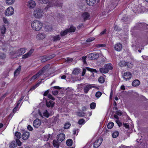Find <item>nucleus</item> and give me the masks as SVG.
<instances>
[{"label":"nucleus","mask_w":148,"mask_h":148,"mask_svg":"<svg viewBox=\"0 0 148 148\" xmlns=\"http://www.w3.org/2000/svg\"><path fill=\"white\" fill-rule=\"evenodd\" d=\"M26 5L30 9L34 8L36 5L35 2L33 0H29L26 3Z\"/></svg>","instance_id":"0eeeda50"},{"label":"nucleus","mask_w":148,"mask_h":148,"mask_svg":"<svg viewBox=\"0 0 148 148\" xmlns=\"http://www.w3.org/2000/svg\"><path fill=\"white\" fill-rule=\"evenodd\" d=\"M68 32H69V30L66 29L63 31H61L60 33V36H63L66 35Z\"/></svg>","instance_id":"f704fd0d"},{"label":"nucleus","mask_w":148,"mask_h":148,"mask_svg":"<svg viewBox=\"0 0 148 148\" xmlns=\"http://www.w3.org/2000/svg\"><path fill=\"white\" fill-rule=\"evenodd\" d=\"M100 71L102 73H106L108 72V69L105 66L104 67L101 68L100 69Z\"/></svg>","instance_id":"7c9ffc66"},{"label":"nucleus","mask_w":148,"mask_h":148,"mask_svg":"<svg viewBox=\"0 0 148 148\" xmlns=\"http://www.w3.org/2000/svg\"><path fill=\"white\" fill-rule=\"evenodd\" d=\"M41 124V121L39 119H37L35 120L33 122V125L35 128H38Z\"/></svg>","instance_id":"2eb2a0df"},{"label":"nucleus","mask_w":148,"mask_h":148,"mask_svg":"<svg viewBox=\"0 0 148 148\" xmlns=\"http://www.w3.org/2000/svg\"><path fill=\"white\" fill-rule=\"evenodd\" d=\"M49 28H47V29L46 30V31L47 32H50L52 30V28L51 26H48Z\"/></svg>","instance_id":"69168bd1"},{"label":"nucleus","mask_w":148,"mask_h":148,"mask_svg":"<svg viewBox=\"0 0 148 148\" xmlns=\"http://www.w3.org/2000/svg\"><path fill=\"white\" fill-rule=\"evenodd\" d=\"M54 56V55L51 56L50 57H48L46 56H44L41 57V60L42 62H45L48 60L50 59Z\"/></svg>","instance_id":"6ab92c4d"},{"label":"nucleus","mask_w":148,"mask_h":148,"mask_svg":"<svg viewBox=\"0 0 148 148\" xmlns=\"http://www.w3.org/2000/svg\"><path fill=\"white\" fill-rule=\"evenodd\" d=\"M10 147L11 148H14L16 146V145L15 141H12L10 144Z\"/></svg>","instance_id":"37998d69"},{"label":"nucleus","mask_w":148,"mask_h":148,"mask_svg":"<svg viewBox=\"0 0 148 148\" xmlns=\"http://www.w3.org/2000/svg\"><path fill=\"white\" fill-rule=\"evenodd\" d=\"M87 4L89 6L93 5L96 2L95 0H86Z\"/></svg>","instance_id":"cd10ccee"},{"label":"nucleus","mask_w":148,"mask_h":148,"mask_svg":"<svg viewBox=\"0 0 148 148\" xmlns=\"http://www.w3.org/2000/svg\"><path fill=\"white\" fill-rule=\"evenodd\" d=\"M85 113L83 112H78L77 113V115L80 117L83 116L84 115Z\"/></svg>","instance_id":"4d7b16f0"},{"label":"nucleus","mask_w":148,"mask_h":148,"mask_svg":"<svg viewBox=\"0 0 148 148\" xmlns=\"http://www.w3.org/2000/svg\"><path fill=\"white\" fill-rule=\"evenodd\" d=\"M66 143L69 146H71L73 144V141L71 139H69L66 141Z\"/></svg>","instance_id":"4c0bfd02"},{"label":"nucleus","mask_w":148,"mask_h":148,"mask_svg":"<svg viewBox=\"0 0 148 148\" xmlns=\"http://www.w3.org/2000/svg\"><path fill=\"white\" fill-rule=\"evenodd\" d=\"M34 49H31L28 52L25 54L23 55L22 56V58L23 59H25L31 56L32 54L34 52Z\"/></svg>","instance_id":"f8f14e48"},{"label":"nucleus","mask_w":148,"mask_h":148,"mask_svg":"<svg viewBox=\"0 0 148 148\" xmlns=\"http://www.w3.org/2000/svg\"><path fill=\"white\" fill-rule=\"evenodd\" d=\"M76 28L75 27L73 26H71L70 27L69 29H68L69 31V32H75V30Z\"/></svg>","instance_id":"c03bdc74"},{"label":"nucleus","mask_w":148,"mask_h":148,"mask_svg":"<svg viewBox=\"0 0 148 148\" xmlns=\"http://www.w3.org/2000/svg\"><path fill=\"white\" fill-rule=\"evenodd\" d=\"M85 122V120L84 119L79 120L78 121V123L79 125L83 124Z\"/></svg>","instance_id":"3c124183"},{"label":"nucleus","mask_w":148,"mask_h":148,"mask_svg":"<svg viewBox=\"0 0 148 148\" xmlns=\"http://www.w3.org/2000/svg\"><path fill=\"white\" fill-rule=\"evenodd\" d=\"M139 42L138 41L136 42L135 44L134 43L132 44V47L133 48V49L134 50H136L137 48L139 47L140 45Z\"/></svg>","instance_id":"bb28decb"},{"label":"nucleus","mask_w":148,"mask_h":148,"mask_svg":"<svg viewBox=\"0 0 148 148\" xmlns=\"http://www.w3.org/2000/svg\"><path fill=\"white\" fill-rule=\"evenodd\" d=\"M15 135L17 139H20L21 138V134L19 132H16L15 133Z\"/></svg>","instance_id":"ea45409f"},{"label":"nucleus","mask_w":148,"mask_h":148,"mask_svg":"<svg viewBox=\"0 0 148 148\" xmlns=\"http://www.w3.org/2000/svg\"><path fill=\"white\" fill-rule=\"evenodd\" d=\"M48 93H44L43 95L44 96L47 95L48 98L51 99L53 100H55L54 98H53L51 95L50 94H48Z\"/></svg>","instance_id":"79ce46f5"},{"label":"nucleus","mask_w":148,"mask_h":148,"mask_svg":"<svg viewBox=\"0 0 148 148\" xmlns=\"http://www.w3.org/2000/svg\"><path fill=\"white\" fill-rule=\"evenodd\" d=\"M14 12V8L11 6H10L6 9L5 12V16H9L13 14Z\"/></svg>","instance_id":"423d86ee"},{"label":"nucleus","mask_w":148,"mask_h":148,"mask_svg":"<svg viewBox=\"0 0 148 148\" xmlns=\"http://www.w3.org/2000/svg\"><path fill=\"white\" fill-rule=\"evenodd\" d=\"M98 81L101 83H103L105 81L104 78L103 77H100L98 79Z\"/></svg>","instance_id":"09e8293b"},{"label":"nucleus","mask_w":148,"mask_h":148,"mask_svg":"<svg viewBox=\"0 0 148 148\" xmlns=\"http://www.w3.org/2000/svg\"><path fill=\"white\" fill-rule=\"evenodd\" d=\"M126 65L129 68H131L133 66V64L130 62H126Z\"/></svg>","instance_id":"49530a36"},{"label":"nucleus","mask_w":148,"mask_h":148,"mask_svg":"<svg viewBox=\"0 0 148 148\" xmlns=\"http://www.w3.org/2000/svg\"><path fill=\"white\" fill-rule=\"evenodd\" d=\"M71 125L69 123H65L64 125V128L65 129H67L69 128Z\"/></svg>","instance_id":"864d4df0"},{"label":"nucleus","mask_w":148,"mask_h":148,"mask_svg":"<svg viewBox=\"0 0 148 148\" xmlns=\"http://www.w3.org/2000/svg\"><path fill=\"white\" fill-rule=\"evenodd\" d=\"M119 135V132L118 131L114 132L112 134V136L113 138H116Z\"/></svg>","instance_id":"a18cd8bd"},{"label":"nucleus","mask_w":148,"mask_h":148,"mask_svg":"<svg viewBox=\"0 0 148 148\" xmlns=\"http://www.w3.org/2000/svg\"><path fill=\"white\" fill-rule=\"evenodd\" d=\"M116 122L119 127H120L122 125V123L121 122L119 121V120H116Z\"/></svg>","instance_id":"338daca9"},{"label":"nucleus","mask_w":148,"mask_h":148,"mask_svg":"<svg viewBox=\"0 0 148 148\" xmlns=\"http://www.w3.org/2000/svg\"><path fill=\"white\" fill-rule=\"evenodd\" d=\"M114 123L112 122H110L108 123L107 125V127L108 129H111L113 126Z\"/></svg>","instance_id":"de8ad7c7"},{"label":"nucleus","mask_w":148,"mask_h":148,"mask_svg":"<svg viewBox=\"0 0 148 148\" xmlns=\"http://www.w3.org/2000/svg\"><path fill=\"white\" fill-rule=\"evenodd\" d=\"M21 69V66H19L15 70L14 72V77H17L19 75Z\"/></svg>","instance_id":"412c9836"},{"label":"nucleus","mask_w":148,"mask_h":148,"mask_svg":"<svg viewBox=\"0 0 148 148\" xmlns=\"http://www.w3.org/2000/svg\"><path fill=\"white\" fill-rule=\"evenodd\" d=\"M41 3L45 4L48 3L47 7L45 8V10L47 11V9L50 7H55L57 6L61 7L62 5V3H60L57 0H38Z\"/></svg>","instance_id":"f257e3e1"},{"label":"nucleus","mask_w":148,"mask_h":148,"mask_svg":"<svg viewBox=\"0 0 148 148\" xmlns=\"http://www.w3.org/2000/svg\"><path fill=\"white\" fill-rule=\"evenodd\" d=\"M65 136L63 133H60L57 135V138L58 141L62 142L65 138Z\"/></svg>","instance_id":"dca6fc26"},{"label":"nucleus","mask_w":148,"mask_h":148,"mask_svg":"<svg viewBox=\"0 0 148 148\" xmlns=\"http://www.w3.org/2000/svg\"><path fill=\"white\" fill-rule=\"evenodd\" d=\"M50 135L48 134V135H45V136L44 140L47 141L49 138Z\"/></svg>","instance_id":"13d9d810"},{"label":"nucleus","mask_w":148,"mask_h":148,"mask_svg":"<svg viewBox=\"0 0 148 148\" xmlns=\"http://www.w3.org/2000/svg\"><path fill=\"white\" fill-rule=\"evenodd\" d=\"M50 65L47 64L41 70L39 71H41V73H42V75L44 74V73L46 71H48L49 68V67Z\"/></svg>","instance_id":"5701e85b"},{"label":"nucleus","mask_w":148,"mask_h":148,"mask_svg":"<svg viewBox=\"0 0 148 148\" xmlns=\"http://www.w3.org/2000/svg\"><path fill=\"white\" fill-rule=\"evenodd\" d=\"M41 71H39L37 74L33 75L30 79V81H33L38 79L42 75Z\"/></svg>","instance_id":"4468645a"},{"label":"nucleus","mask_w":148,"mask_h":148,"mask_svg":"<svg viewBox=\"0 0 148 148\" xmlns=\"http://www.w3.org/2000/svg\"><path fill=\"white\" fill-rule=\"evenodd\" d=\"M60 38L59 35H56L53 37V40L54 41H57L59 40Z\"/></svg>","instance_id":"c9c22d12"},{"label":"nucleus","mask_w":148,"mask_h":148,"mask_svg":"<svg viewBox=\"0 0 148 148\" xmlns=\"http://www.w3.org/2000/svg\"><path fill=\"white\" fill-rule=\"evenodd\" d=\"M134 10L135 13H141L143 12L144 10V8L140 5H136L134 8Z\"/></svg>","instance_id":"1a4fd4ad"},{"label":"nucleus","mask_w":148,"mask_h":148,"mask_svg":"<svg viewBox=\"0 0 148 148\" xmlns=\"http://www.w3.org/2000/svg\"><path fill=\"white\" fill-rule=\"evenodd\" d=\"M29 135V132L27 131L24 132L22 136V138L24 140H26L28 138Z\"/></svg>","instance_id":"a211bd4d"},{"label":"nucleus","mask_w":148,"mask_h":148,"mask_svg":"<svg viewBox=\"0 0 148 148\" xmlns=\"http://www.w3.org/2000/svg\"><path fill=\"white\" fill-rule=\"evenodd\" d=\"M126 62L125 61L123 60L120 61L118 64V65L121 67H123L126 66Z\"/></svg>","instance_id":"2f4dec72"},{"label":"nucleus","mask_w":148,"mask_h":148,"mask_svg":"<svg viewBox=\"0 0 148 148\" xmlns=\"http://www.w3.org/2000/svg\"><path fill=\"white\" fill-rule=\"evenodd\" d=\"M40 83H41V82H40L34 85L33 86L29 89V91H32V90H34L37 87H38L40 85ZM29 91H28V92H29Z\"/></svg>","instance_id":"473e14b6"},{"label":"nucleus","mask_w":148,"mask_h":148,"mask_svg":"<svg viewBox=\"0 0 148 148\" xmlns=\"http://www.w3.org/2000/svg\"><path fill=\"white\" fill-rule=\"evenodd\" d=\"M33 14L36 18L40 19L43 16L44 13L42 9L39 8H36L34 10Z\"/></svg>","instance_id":"39448f33"},{"label":"nucleus","mask_w":148,"mask_h":148,"mask_svg":"<svg viewBox=\"0 0 148 148\" xmlns=\"http://www.w3.org/2000/svg\"><path fill=\"white\" fill-rule=\"evenodd\" d=\"M140 82L139 80L136 79L134 80L132 83V85L134 86H138L140 84Z\"/></svg>","instance_id":"c85d7f7f"},{"label":"nucleus","mask_w":148,"mask_h":148,"mask_svg":"<svg viewBox=\"0 0 148 148\" xmlns=\"http://www.w3.org/2000/svg\"><path fill=\"white\" fill-rule=\"evenodd\" d=\"M3 21V23L6 26H9L10 25V23L9 20L6 18L3 17L2 18Z\"/></svg>","instance_id":"a878e982"},{"label":"nucleus","mask_w":148,"mask_h":148,"mask_svg":"<svg viewBox=\"0 0 148 148\" xmlns=\"http://www.w3.org/2000/svg\"><path fill=\"white\" fill-rule=\"evenodd\" d=\"M53 88H54L55 89H56L55 88H54V86L53 87H52L50 89L47 90L45 92H53V91L52 90Z\"/></svg>","instance_id":"bf43d9fd"},{"label":"nucleus","mask_w":148,"mask_h":148,"mask_svg":"<svg viewBox=\"0 0 148 148\" xmlns=\"http://www.w3.org/2000/svg\"><path fill=\"white\" fill-rule=\"evenodd\" d=\"M27 128L28 130L30 131H32L33 129V128L30 125H28Z\"/></svg>","instance_id":"0e129e2a"},{"label":"nucleus","mask_w":148,"mask_h":148,"mask_svg":"<svg viewBox=\"0 0 148 148\" xmlns=\"http://www.w3.org/2000/svg\"><path fill=\"white\" fill-rule=\"evenodd\" d=\"M95 38L93 37L89 38L87 39L86 41L88 42H90L94 40H95Z\"/></svg>","instance_id":"5fc2aeb1"},{"label":"nucleus","mask_w":148,"mask_h":148,"mask_svg":"<svg viewBox=\"0 0 148 148\" xmlns=\"http://www.w3.org/2000/svg\"><path fill=\"white\" fill-rule=\"evenodd\" d=\"M86 56H84L82 58V60L84 64H85L86 63Z\"/></svg>","instance_id":"052dcab7"},{"label":"nucleus","mask_w":148,"mask_h":148,"mask_svg":"<svg viewBox=\"0 0 148 148\" xmlns=\"http://www.w3.org/2000/svg\"><path fill=\"white\" fill-rule=\"evenodd\" d=\"M93 84L88 85L86 86L84 88L85 92H87L92 88L94 87Z\"/></svg>","instance_id":"393cba45"},{"label":"nucleus","mask_w":148,"mask_h":148,"mask_svg":"<svg viewBox=\"0 0 148 148\" xmlns=\"http://www.w3.org/2000/svg\"><path fill=\"white\" fill-rule=\"evenodd\" d=\"M6 28L4 25H3L1 28V32L2 34H4L5 32Z\"/></svg>","instance_id":"a19ab883"},{"label":"nucleus","mask_w":148,"mask_h":148,"mask_svg":"<svg viewBox=\"0 0 148 148\" xmlns=\"http://www.w3.org/2000/svg\"><path fill=\"white\" fill-rule=\"evenodd\" d=\"M18 108V106L16 105L15 107L13 109V112L14 113H15L16 111H17Z\"/></svg>","instance_id":"e2e57ef3"},{"label":"nucleus","mask_w":148,"mask_h":148,"mask_svg":"<svg viewBox=\"0 0 148 148\" xmlns=\"http://www.w3.org/2000/svg\"><path fill=\"white\" fill-rule=\"evenodd\" d=\"M90 107L91 109H94L96 107V103L94 102H92L90 105Z\"/></svg>","instance_id":"8fccbe9b"},{"label":"nucleus","mask_w":148,"mask_h":148,"mask_svg":"<svg viewBox=\"0 0 148 148\" xmlns=\"http://www.w3.org/2000/svg\"><path fill=\"white\" fill-rule=\"evenodd\" d=\"M86 69L89 71H90L92 73V75L93 77H95V75L94 73H97V71L95 69H92L89 67H86Z\"/></svg>","instance_id":"4be33fe9"},{"label":"nucleus","mask_w":148,"mask_h":148,"mask_svg":"<svg viewBox=\"0 0 148 148\" xmlns=\"http://www.w3.org/2000/svg\"><path fill=\"white\" fill-rule=\"evenodd\" d=\"M123 77L126 81L129 80L132 77V74L130 72H127L124 73Z\"/></svg>","instance_id":"9b49d317"},{"label":"nucleus","mask_w":148,"mask_h":148,"mask_svg":"<svg viewBox=\"0 0 148 148\" xmlns=\"http://www.w3.org/2000/svg\"><path fill=\"white\" fill-rule=\"evenodd\" d=\"M16 141L18 146H20L21 145L22 143L20 141L19 139H16Z\"/></svg>","instance_id":"6e6d98bb"},{"label":"nucleus","mask_w":148,"mask_h":148,"mask_svg":"<svg viewBox=\"0 0 148 148\" xmlns=\"http://www.w3.org/2000/svg\"><path fill=\"white\" fill-rule=\"evenodd\" d=\"M46 37L45 34L43 33L38 34L36 36V38L38 40H43Z\"/></svg>","instance_id":"f3484780"},{"label":"nucleus","mask_w":148,"mask_h":148,"mask_svg":"<svg viewBox=\"0 0 148 148\" xmlns=\"http://www.w3.org/2000/svg\"><path fill=\"white\" fill-rule=\"evenodd\" d=\"M53 145L56 148H58L59 146V143L56 140H53Z\"/></svg>","instance_id":"e433bc0d"},{"label":"nucleus","mask_w":148,"mask_h":148,"mask_svg":"<svg viewBox=\"0 0 148 148\" xmlns=\"http://www.w3.org/2000/svg\"><path fill=\"white\" fill-rule=\"evenodd\" d=\"M89 59L94 60L97 59L99 57V54L97 53H93L87 55Z\"/></svg>","instance_id":"6e6552de"},{"label":"nucleus","mask_w":148,"mask_h":148,"mask_svg":"<svg viewBox=\"0 0 148 148\" xmlns=\"http://www.w3.org/2000/svg\"><path fill=\"white\" fill-rule=\"evenodd\" d=\"M123 48L122 44L120 42L117 43L114 46V49L117 51H121Z\"/></svg>","instance_id":"ddd939ff"},{"label":"nucleus","mask_w":148,"mask_h":148,"mask_svg":"<svg viewBox=\"0 0 148 148\" xmlns=\"http://www.w3.org/2000/svg\"><path fill=\"white\" fill-rule=\"evenodd\" d=\"M106 46L105 44H97L96 45V46L97 48L105 47Z\"/></svg>","instance_id":"603ef678"},{"label":"nucleus","mask_w":148,"mask_h":148,"mask_svg":"<svg viewBox=\"0 0 148 148\" xmlns=\"http://www.w3.org/2000/svg\"><path fill=\"white\" fill-rule=\"evenodd\" d=\"M103 141V139L101 138L98 139L94 143L93 147L94 148L98 147L101 144Z\"/></svg>","instance_id":"9d476101"},{"label":"nucleus","mask_w":148,"mask_h":148,"mask_svg":"<svg viewBox=\"0 0 148 148\" xmlns=\"http://www.w3.org/2000/svg\"><path fill=\"white\" fill-rule=\"evenodd\" d=\"M82 18L84 21L89 18L90 14L87 12H84L82 15Z\"/></svg>","instance_id":"aec40b11"},{"label":"nucleus","mask_w":148,"mask_h":148,"mask_svg":"<svg viewBox=\"0 0 148 148\" xmlns=\"http://www.w3.org/2000/svg\"><path fill=\"white\" fill-rule=\"evenodd\" d=\"M115 113L117 115L119 116H121L122 114V112L120 110L117 111Z\"/></svg>","instance_id":"680f3d73"},{"label":"nucleus","mask_w":148,"mask_h":148,"mask_svg":"<svg viewBox=\"0 0 148 148\" xmlns=\"http://www.w3.org/2000/svg\"><path fill=\"white\" fill-rule=\"evenodd\" d=\"M43 24L41 21L35 20L32 21L31 23V26L32 29L34 31H39L42 28Z\"/></svg>","instance_id":"f03ea898"},{"label":"nucleus","mask_w":148,"mask_h":148,"mask_svg":"<svg viewBox=\"0 0 148 148\" xmlns=\"http://www.w3.org/2000/svg\"><path fill=\"white\" fill-rule=\"evenodd\" d=\"M54 88H55L56 89H58L60 90L59 91H58L57 90L54 91L55 92H75L74 89L72 88L71 87H68L67 88H60L59 86H54Z\"/></svg>","instance_id":"7ed1b4c3"},{"label":"nucleus","mask_w":148,"mask_h":148,"mask_svg":"<svg viewBox=\"0 0 148 148\" xmlns=\"http://www.w3.org/2000/svg\"><path fill=\"white\" fill-rule=\"evenodd\" d=\"M80 71V70L79 69L75 68L73 70L72 73L75 75H78Z\"/></svg>","instance_id":"58836bf2"},{"label":"nucleus","mask_w":148,"mask_h":148,"mask_svg":"<svg viewBox=\"0 0 148 148\" xmlns=\"http://www.w3.org/2000/svg\"><path fill=\"white\" fill-rule=\"evenodd\" d=\"M43 115L47 117H48L49 116V114L47 112V111H46V112L43 113Z\"/></svg>","instance_id":"774afa93"},{"label":"nucleus","mask_w":148,"mask_h":148,"mask_svg":"<svg viewBox=\"0 0 148 148\" xmlns=\"http://www.w3.org/2000/svg\"><path fill=\"white\" fill-rule=\"evenodd\" d=\"M47 106L48 107H51L52 108L53 107L54 104V102L52 101H47L46 102Z\"/></svg>","instance_id":"b1692460"},{"label":"nucleus","mask_w":148,"mask_h":148,"mask_svg":"<svg viewBox=\"0 0 148 148\" xmlns=\"http://www.w3.org/2000/svg\"><path fill=\"white\" fill-rule=\"evenodd\" d=\"M15 0H5V3L8 5H12L14 3Z\"/></svg>","instance_id":"c756f323"},{"label":"nucleus","mask_w":148,"mask_h":148,"mask_svg":"<svg viewBox=\"0 0 148 148\" xmlns=\"http://www.w3.org/2000/svg\"><path fill=\"white\" fill-rule=\"evenodd\" d=\"M105 66L108 71V70H111L113 69L112 65L110 63H109L105 64Z\"/></svg>","instance_id":"72a5a7b5"},{"label":"nucleus","mask_w":148,"mask_h":148,"mask_svg":"<svg viewBox=\"0 0 148 148\" xmlns=\"http://www.w3.org/2000/svg\"><path fill=\"white\" fill-rule=\"evenodd\" d=\"M26 48H22L18 49L16 51L11 52L10 55L13 56V58H15L24 54L26 51Z\"/></svg>","instance_id":"20e7f679"}]
</instances>
